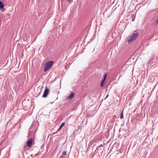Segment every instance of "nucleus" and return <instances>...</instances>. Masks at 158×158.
<instances>
[{
    "instance_id": "nucleus-12",
    "label": "nucleus",
    "mask_w": 158,
    "mask_h": 158,
    "mask_svg": "<svg viewBox=\"0 0 158 158\" xmlns=\"http://www.w3.org/2000/svg\"><path fill=\"white\" fill-rule=\"evenodd\" d=\"M106 74L104 76V79H105V80L106 79Z\"/></svg>"
},
{
    "instance_id": "nucleus-6",
    "label": "nucleus",
    "mask_w": 158,
    "mask_h": 158,
    "mask_svg": "<svg viewBox=\"0 0 158 158\" xmlns=\"http://www.w3.org/2000/svg\"><path fill=\"white\" fill-rule=\"evenodd\" d=\"M64 124L65 123L64 122L62 123L61 125L58 128L57 131H60L61 129V128L64 126Z\"/></svg>"
},
{
    "instance_id": "nucleus-2",
    "label": "nucleus",
    "mask_w": 158,
    "mask_h": 158,
    "mask_svg": "<svg viewBox=\"0 0 158 158\" xmlns=\"http://www.w3.org/2000/svg\"><path fill=\"white\" fill-rule=\"evenodd\" d=\"M138 35L139 34L138 33L134 34L128 40V43H130L135 40Z\"/></svg>"
},
{
    "instance_id": "nucleus-11",
    "label": "nucleus",
    "mask_w": 158,
    "mask_h": 158,
    "mask_svg": "<svg viewBox=\"0 0 158 158\" xmlns=\"http://www.w3.org/2000/svg\"><path fill=\"white\" fill-rule=\"evenodd\" d=\"M103 145H102V144H101L100 145L98 146L97 148V149H98V148L99 147H103Z\"/></svg>"
},
{
    "instance_id": "nucleus-15",
    "label": "nucleus",
    "mask_w": 158,
    "mask_h": 158,
    "mask_svg": "<svg viewBox=\"0 0 158 158\" xmlns=\"http://www.w3.org/2000/svg\"><path fill=\"white\" fill-rule=\"evenodd\" d=\"M108 94H107V95H106V97L105 98H107L108 97Z\"/></svg>"
},
{
    "instance_id": "nucleus-13",
    "label": "nucleus",
    "mask_w": 158,
    "mask_h": 158,
    "mask_svg": "<svg viewBox=\"0 0 158 158\" xmlns=\"http://www.w3.org/2000/svg\"><path fill=\"white\" fill-rule=\"evenodd\" d=\"M60 157H61L62 158H64V155H61V156Z\"/></svg>"
},
{
    "instance_id": "nucleus-14",
    "label": "nucleus",
    "mask_w": 158,
    "mask_h": 158,
    "mask_svg": "<svg viewBox=\"0 0 158 158\" xmlns=\"http://www.w3.org/2000/svg\"><path fill=\"white\" fill-rule=\"evenodd\" d=\"M58 132V131H57L56 132H54V133H53V134H54H54H56V133H57V132Z\"/></svg>"
},
{
    "instance_id": "nucleus-1",
    "label": "nucleus",
    "mask_w": 158,
    "mask_h": 158,
    "mask_svg": "<svg viewBox=\"0 0 158 158\" xmlns=\"http://www.w3.org/2000/svg\"><path fill=\"white\" fill-rule=\"evenodd\" d=\"M54 62L51 61L48 62L45 64L44 68V71L46 72L48 71L49 69L52 65Z\"/></svg>"
},
{
    "instance_id": "nucleus-7",
    "label": "nucleus",
    "mask_w": 158,
    "mask_h": 158,
    "mask_svg": "<svg viewBox=\"0 0 158 158\" xmlns=\"http://www.w3.org/2000/svg\"><path fill=\"white\" fill-rule=\"evenodd\" d=\"M4 5L3 3L2 2V1H0V10L3 8L4 7Z\"/></svg>"
},
{
    "instance_id": "nucleus-10",
    "label": "nucleus",
    "mask_w": 158,
    "mask_h": 158,
    "mask_svg": "<svg viewBox=\"0 0 158 158\" xmlns=\"http://www.w3.org/2000/svg\"><path fill=\"white\" fill-rule=\"evenodd\" d=\"M66 151H63L62 152L63 155H66Z\"/></svg>"
},
{
    "instance_id": "nucleus-16",
    "label": "nucleus",
    "mask_w": 158,
    "mask_h": 158,
    "mask_svg": "<svg viewBox=\"0 0 158 158\" xmlns=\"http://www.w3.org/2000/svg\"><path fill=\"white\" fill-rule=\"evenodd\" d=\"M68 0V1H69V2H70V1H71V0Z\"/></svg>"
},
{
    "instance_id": "nucleus-17",
    "label": "nucleus",
    "mask_w": 158,
    "mask_h": 158,
    "mask_svg": "<svg viewBox=\"0 0 158 158\" xmlns=\"http://www.w3.org/2000/svg\"><path fill=\"white\" fill-rule=\"evenodd\" d=\"M60 158H62L61 157H60Z\"/></svg>"
},
{
    "instance_id": "nucleus-5",
    "label": "nucleus",
    "mask_w": 158,
    "mask_h": 158,
    "mask_svg": "<svg viewBox=\"0 0 158 158\" xmlns=\"http://www.w3.org/2000/svg\"><path fill=\"white\" fill-rule=\"evenodd\" d=\"M32 139H29V140L27 142V144L28 147H30L32 144Z\"/></svg>"
},
{
    "instance_id": "nucleus-8",
    "label": "nucleus",
    "mask_w": 158,
    "mask_h": 158,
    "mask_svg": "<svg viewBox=\"0 0 158 158\" xmlns=\"http://www.w3.org/2000/svg\"><path fill=\"white\" fill-rule=\"evenodd\" d=\"M104 81L105 79H103L100 85L101 87H103L104 86Z\"/></svg>"
},
{
    "instance_id": "nucleus-3",
    "label": "nucleus",
    "mask_w": 158,
    "mask_h": 158,
    "mask_svg": "<svg viewBox=\"0 0 158 158\" xmlns=\"http://www.w3.org/2000/svg\"><path fill=\"white\" fill-rule=\"evenodd\" d=\"M49 92V89H48L47 87H45V89L44 91L42 97L46 98L47 97Z\"/></svg>"
},
{
    "instance_id": "nucleus-9",
    "label": "nucleus",
    "mask_w": 158,
    "mask_h": 158,
    "mask_svg": "<svg viewBox=\"0 0 158 158\" xmlns=\"http://www.w3.org/2000/svg\"><path fill=\"white\" fill-rule=\"evenodd\" d=\"M120 118L121 119L123 118V112L121 114Z\"/></svg>"
},
{
    "instance_id": "nucleus-4",
    "label": "nucleus",
    "mask_w": 158,
    "mask_h": 158,
    "mask_svg": "<svg viewBox=\"0 0 158 158\" xmlns=\"http://www.w3.org/2000/svg\"><path fill=\"white\" fill-rule=\"evenodd\" d=\"M75 95V93L74 92H73L71 93L70 95L68 96L67 98V100H70L74 98Z\"/></svg>"
}]
</instances>
